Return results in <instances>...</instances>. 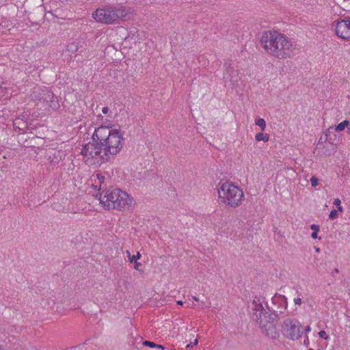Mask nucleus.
<instances>
[{
    "instance_id": "obj_16",
    "label": "nucleus",
    "mask_w": 350,
    "mask_h": 350,
    "mask_svg": "<svg viewBox=\"0 0 350 350\" xmlns=\"http://www.w3.org/2000/svg\"><path fill=\"white\" fill-rule=\"evenodd\" d=\"M348 125H349V121L344 120V121L341 122L340 123H339L338 125H336L334 127V130L336 132H340V131H343L345 129V127H347Z\"/></svg>"
},
{
    "instance_id": "obj_28",
    "label": "nucleus",
    "mask_w": 350,
    "mask_h": 350,
    "mask_svg": "<svg viewBox=\"0 0 350 350\" xmlns=\"http://www.w3.org/2000/svg\"><path fill=\"white\" fill-rule=\"evenodd\" d=\"M303 344L306 347H308L309 346L310 340H309V338L307 335L305 336Z\"/></svg>"
},
{
    "instance_id": "obj_12",
    "label": "nucleus",
    "mask_w": 350,
    "mask_h": 350,
    "mask_svg": "<svg viewBox=\"0 0 350 350\" xmlns=\"http://www.w3.org/2000/svg\"><path fill=\"white\" fill-rule=\"evenodd\" d=\"M126 254L129 261L134 265V269L139 271L142 266V263L138 262V260L140 259L142 256L140 253L137 252L135 255H132L129 250H126Z\"/></svg>"
},
{
    "instance_id": "obj_35",
    "label": "nucleus",
    "mask_w": 350,
    "mask_h": 350,
    "mask_svg": "<svg viewBox=\"0 0 350 350\" xmlns=\"http://www.w3.org/2000/svg\"><path fill=\"white\" fill-rule=\"evenodd\" d=\"M317 252H319V248H316Z\"/></svg>"
},
{
    "instance_id": "obj_14",
    "label": "nucleus",
    "mask_w": 350,
    "mask_h": 350,
    "mask_svg": "<svg viewBox=\"0 0 350 350\" xmlns=\"http://www.w3.org/2000/svg\"><path fill=\"white\" fill-rule=\"evenodd\" d=\"M261 328L266 332V334L271 338H277L278 337V333L276 332L275 327L272 323H268L266 325H263Z\"/></svg>"
},
{
    "instance_id": "obj_4",
    "label": "nucleus",
    "mask_w": 350,
    "mask_h": 350,
    "mask_svg": "<svg viewBox=\"0 0 350 350\" xmlns=\"http://www.w3.org/2000/svg\"><path fill=\"white\" fill-rule=\"evenodd\" d=\"M135 14V11L123 5H107L96 9L92 13V18L98 23L111 25L119 21H129Z\"/></svg>"
},
{
    "instance_id": "obj_9",
    "label": "nucleus",
    "mask_w": 350,
    "mask_h": 350,
    "mask_svg": "<svg viewBox=\"0 0 350 350\" xmlns=\"http://www.w3.org/2000/svg\"><path fill=\"white\" fill-rule=\"evenodd\" d=\"M335 30L338 37L350 40V20L338 21L335 26Z\"/></svg>"
},
{
    "instance_id": "obj_17",
    "label": "nucleus",
    "mask_w": 350,
    "mask_h": 350,
    "mask_svg": "<svg viewBox=\"0 0 350 350\" xmlns=\"http://www.w3.org/2000/svg\"><path fill=\"white\" fill-rule=\"evenodd\" d=\"M255 124L258 126L262 131H264L266 129V122L263 118H258L255 120Z\"/></svg>"
},
{
    "instance_id": "obj_26",
    "label": "nucleus",
    "mask_w": 350,
    "mask_h": 350,
    "mask_svg": "<svg viewBox=\"0 0 350 350\" xmlns=\"http://www.w3.org/2000/svg\"><path fill=\"white\" fill-rule=\"evenodd\" d=\"M293 302L295 305L300 306L302 303L301 298L299 296L295 297L293 299Z\"/></svg>"
},
{
    "instance_id": "obj_11",
    "label": "nucleus",
    "mask_w": 350,
    "mask_h": 350,
    "mask_svg": "<svg viewBox=\"0 0 350 350\" xmlns=\"http://www.w3.org/2000/svg\"><path fill=\"white\" fill-rule=\"evenodd\" d=\"M44 103L45 109L47 111L56 110L59 105L57 97L51 92L46 91L44 94L43 100H40L38 105Z\"/></svg>"
},
{
    "instance_id": "obj_32",
    "label": "nucleus",
    "mask_w": 350,
    "mask_h": 350,
    "mask_svg": "<svg viewBox=\"0 0 350 350\" xmlns=\"http://www.w3.org/2000/svg\"><path fill=\"white\" fill-rule=\"evenodd\" d=\"M177 304L182 306L183 304V302L182 301H177Z\"/></svg>"
},
{
    "instance_id": "obj_31",
    "label": "nucleus",
    "mask_w": 350,
    "mask_h": 350,
    "mask_svg": "<svg viewBox=\"0 0 350 350\" xmlns=\"http://www.w3.org/2000/svg\"><path fill=\"white\" fill-rule=\"evenodd\" d=\"M310 331H311L310 326V325L306 326V328H305V332L306 334H308V333L310 332Z\"/></svg>"
},
{
    "instance_id": "obj_30",
    "label": "nucleus",
    "mask_w": 350,
    "mask_h": 350,
    "mask_svg": "<svg viewBox=\"0 0 350 350\" xmlns=\"http://www.w3.org/2000/svg\"><path fill=\"white\" fill-rule=\"evenodd\" d=\"M108 111H109V108L107 107H103L102 112L103 113L106 114V113H107Z\"/></svg>"
},
{
    "instance_id": "obj_18",
    "label": "nucleus",
    "mask_w": 350,
    "mask_h": 350,
    "mask_svg": "<svg viewBox=\"0 0 350 350\" xmlns=\"http://www.w3.org/2000/svg\"><path fill=\"white\" fill-rule=\"evenodd\" d=\"M311 230H313L312 233L311 234V237L312 239H317L318 238V232L319 230V226L316 224H312L310 226Z\"/></svg>"
},
{
    "instance_id": "obj_3",
    "label": "nucleus",
    "mask_w": 350,
    "mask_h": 350,
    "mask_svg": "<svg viewBox=\"0 0 350 350\" xmlns=\"http://www.w3.org/2000/svg\"><path fill=\"white\" fill-rule=\"evenodd\" d=\"M100 204L106 210H129L135 205V201L128 193L120 189H109L98 193Z\"/></svg>"
},
{
    "instance_id": "obj_8",
    "label": "nucleus",
    "mask_w": 350,
    "mask_h": 350,
    "mask_svg": "<svg viewBox=\"0 0 350 350\" xmlns=\"http://www.w3.org/2000/svg\"><path fill=\"white\" fill-rule=\"evenodd\" d=\"M241 74L232 67L228 66L223 75V79L226 85H229L232 88H237L241 81Z\"/></svg>"
},
{
    "instance_id": "obj_33",
    "label": "nucleus",
    "mask_w": 350,
    "mask_h": 350,
    "mask_svg": "<svg viewBox=\"0 0 350 350\" xmlns=\"http://www.w3.org/2000/svg\"><path fill=\"white\" fill-rule=\"evenodd\" d=\"M193 299L194 301H199L198 298L197 297H196V296H193Z\"/></svg>"
},
{
    "instance_id": "obj_5",
    "label": "nucleus",
    "mask_w": 350,
    "mask_h": 350,
    "mask_svg": "<svg viewBox=\"0 0 350 350\" xmlns=\"http://www.w3.org/2000/svg\"><path fill=\"white\" fill-rule=\"evenodd\" d=\"M217 193L221 203L232 208L239 206L243 200V190L230 182L222 183Z\"/></svg>"
},
{
    "instance_id": "obj_36",
    "label": "nucleus",
    "mask_w": 350,
    "mask_h": 350,
    "mask_svg": "<svg viewBox=\"0 0 350 350\" xmlns=\"http://www.w3.org/2000/svg\"><path fill=\"white\" fill-rule=\"evenodd\" d=\"M308 350H314V349H309Z\"/></svg>"
},
{
    "instance_id": "obj_22",
    "label": "nucleus",
    "mask_w": 350,
    "mask_h": 350,
    "mask_svg": "<svg viewBox=\"0 0 350 350\" xmlns=\"http://www.w3.org/2000/svg\"><path fill=\"white\" fill-rule=\"evenodd\" d=\"M90 181L92 182V187H94L95 189V190H100L101 189V186H102V183H99L97 180H91L90 179Z\"/></svg>"
},
{
    "instance_id": "obj_21",
    "label": "nucleus",
    "mask_w": 350,
    "mask_h": 350,
    "mask_svg": "<svg viewBox=\"0 0 350 350\" xmlns=\"http://www.w3.org/2000/svg\"><path fill=\"white\" fill-rule=\"evenodd\" d=\"M144 345L145 346H148L151 348H153V347H157V348H159V349H161L162 350H164V347L160 345H157L152 342H150V341H145L144 342Z\"/></svg>"
},
{
    "instance_id": "obj_34",
    "label": "nucleus",
    "mask_w": 350,
    "mask_h": 350,
    "mask_svg": "<svg viewBox=\"0 0 350 350\" xmlns=\"http://www.w3.org/2000/svg\"><path fill=\"white\" fill-rule=\"evenodd\" d=\"M348 130L350 131V124L349 123V125L347 126Z\"/></svg>"
},
{
    "instance_id": "obj_20",
    "label": "nucleus",
    "mask_w": 350,
    "mask_h": 350,
    "mask_svg": "<svg viewBox=\"0 0 350 350\" xmlns=\"http://www.w3.org/2000/svg\"><path fill=\"white\" fill-rule=\"evenodd\" d=\"M333 204L336 206L338 211L340 213L343 212V207L341 205V200L339 198H335L334 200Z\"/></svg>"
},
{
    "instance_id": "obj_6",
    "label": "nucleus",
    "mask_w": 350,
    "mask_h": 350,
    "mask_svg": "<svg viewBox=\"0 0 350 350\" xmlns=\"http://www.w3.org/2000/svg\"><path fill=\"white\" fill-rule=\"evenodd\" d=\"M80 154L85 163L90 165H100L109 159L100 145L93 139L82 146Z\"/></svg>"
},
{
    "instance_id": "obj_29",
    "label": "nucleus",
    "mask_w": 350,
    "mask_h": 350,
    "mask_svg": "<svg viewBox=\"0 0 350 350\" xmlns=\"http://www.w3.org/2000/svg\"><path fill=\"white\" fill-rule=\"evenodd\" d=\"M198 340H197V339H196V340H194V342H191L190 344L187 345V348H191V347H193V346L197 345H198Z\"/></svg>"
},
{
    "instance_id": "obj_27",
    "label": "nucleus",
    "mask_w": 350,
    "mask_h": 350,
    "mask_svg": "<svg viewBox=\"0 0 350 350\" xmlns=\"http://www.w3.org/2000/svg\"><path fill=\"white\" fill-rule=\"evenodd\" d=\"M6 93V88L0 85V99L5 96Z\"/></svg>"
},
{
    "instance_id": "obj_25",
    "label": "nucleus",
    "mask_w": 350,
    "mask_h": 350,
    "mask_svg": "<svg viewBox=\"0 0 350 350\" xmlns=\"http://www.w3.org/2000/svg\"><path fill=\"white\" fill-rule=\"evenodd\" d=\"M319 337H321V338H323L325 340H327L329 339V336L327 334L326 332L325 331H323V330H321L320 331L319 333H318Z\"/></svg>"
},
{
    "instance_id": "obj_13",
    "label": "nucleus",
    "mask_w": 350,
    "mask_h": 350,
    "mask_svg": "<svg viewBox=\"0 0 350 350\" xmlns=\"http://www.w3.org/2000/svg\"><path fill=\"white\" fill-rule=\"evenodd\" d=\"M272 303L273 304H279L280 308L286 310L288 306L287 298L284 295L275 294L271 298Z\"/></svg>"
},
{
    "instance_id": "obj_24",
    "label": "nucleus",
    "mask_w": 350,
    "mask_h": 350,
    "mask_svg": "<svg viewBox=\"0 0 350 350\" xmlns=\"http://www.w3.org/2000/svg\"><path fill=\"white\" fill-rule=\"evenodd\" d=\"M310 181L312 187H316L319 184V180L315 176H312L310 178Z\"/></svg>"
},
{
    "instance_id": "obj_23",
    "label": "nucleus",
    "mask_w": 350,
    "mask_h": 350,
    "mask_svg": "<svg viewBox=\"0 0 350 350\" xmlns=\"http://www.w3.org/2000/svg\"><path fill=\"white\" fill-rule=\"evenodd\" d=\"M338 209H332L329 214V219L331 220L336 219L338 217Z\"/></svg>"
},
{
    "instance_id": "obj_7",
    "label": "nucleus",
    "mask_w": 350,
    "mask_h": 350,
    "mask_svg": "<svg viewBox=\"0 0 350 350\" xmlns=\"http://www.w3.org/2000/svg\"><path fill=\"white\" fill-rule=\"evenodd\" d=\"M281 333L291 340H297L301 336V324L296 319H286L281 324Z\"/></svg>"
},
{
    "instance_id": "obj_15",
    "label": "nucleus",
    "mask_w": 350,
    "mask_h": 350,
    "mask_svg": "<svg viewBox=\"0 0 350 350\" xmlns=\"http://www.w3.org/2000/svg\"><path fill=\"white\" fill-rule=\"evenodd\" d=\"M255 139L257 142H267L269 139V135L267 133H264L262 132L256 133L255 135Z\"/></svg>"
},
{
    "instance_id": "obj_10",
    "label": "nucleus",
    "mask_w": 350,
    "mask_h": 350,
    "mask_svg": "<svg viewBox=\"0 0 350 350\" xmlns=\"http://www.w3.org/2000/svg\"><path fill=\"white\" fill-rule=\"evenodd\" d=\"M253 319L256 321L260 327L267 324V320L269 317L268 312L261 304H256L253 308Z\"/></svg>"
},
{
    "instance_id": "obj_2",
    "label": "nucleus",
    "mask_w": 350,
    "mask_h": 350,
    "mask_svg": "<svg viewBox=\"0 0 350 350\" xmlns=\"http://www.w3.org/2000/svg\"><path fill=\"white\" fill-rule=\"evenodd\" d=\"M260 42L266 52L273 57L286 59L295 54V48L292 42L278 31L265 32L261 37Z\"/></svg>"
},
{
    "instance_id": "obj_1",
    "label": "nucleus",
    "mask_w": 350,
    "mask_h": 350,
    "mask_svg": "<svg viewBox=\"0 0 350 350\" xmlns=\"http://www.w3.org/2000/svg\"><path fill=\"white\" fill-rule=\"evenodd\" d=\"M92 139L97 142L110 158L118 154L123 148V133L111 126H100L94 129Z\"/></svg>"
},
{
    "instance_id": "obj_19",
    "label": "nucleus",
    "mask_w": 350,
    "mask_h": 350,
    "mask_svg": "<svg viewBox=\"0 0 350 350\" xmlns=\"http://www.w3.org/2000/svg\"><path fill=\"white\" fill-rule=\"evenodd\" d=\"M94 179L103 184L105 180V176L101 174H94L91 176V180Z\"/></svg>"
}]
</instances>
